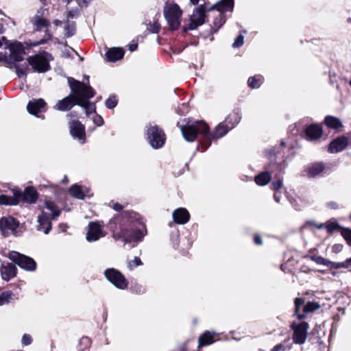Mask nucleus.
I'll use <instances>...</instances> for the list:
<instances>
[{"mask_svg":"<svg viewBox=\"0 0 351 351\" xmlns=\"http://www.w3.org/2000/svg\"><path fill=\"white\" fill-rule=\"evenodd\" d=\"M335 247H337V250H339V248H341V246L340 245H337Z\"/></svg>","mask_w":351,"mask_h":351,"instance_id":"69168bd1","label":"nucleus"},{"mask_svg":"<svg viewBox=\"0 0 351 351\" xmlns=\"http://www.w3.org/2000/svg\"><path fill=\"white\" fill-rule=\"evenodd\" d=\"M184 139L189 142L194 141L197 135L204 136L208 140H215L225 136L231 130L224 122L220 123L211 133L208 125L204 121H196L180 128Z\"/></svg>","mask_w":351,"mask_h":351,"instance_id":"f03ea898","label":"nucleus"},{"mask_svg":"<svg viewBox=\"0 0 351 351\" xmlns=\"http://www.w3.org/2000/svg\"><path fill=\"white\" fill-rule=\"evenodd\" d=\"M213 10H217V3L215 4H213L209 8H208V9L206 8V12H210V11H212Z\"/></svg>","mask_w":351,"mask_h":351,"instance_id":"5fc2aeb1","label":"nucleus"},{"mask_svg":"<svg viewBox=\"0 0 351 351\" xmlns=\"http://www.w3.org/2000/svg\"><path fill=\"white\" fill-rule=\"evenodd\" d=\"M163 14L171 29L176 30L180 27L183 11L177 3L173 2L166 3L164 6Z\"/></svg>","mask_w":351,"mask_h":351,"instance_id":"39448f33","label":"nucleus"},{"mask_svg":"<svg viewBox=\"0 0 351 351\" xmlns=\"http://www.w3.org/2000/svg\"><path fill=\"white\" fill-rule=\"evenodd\" d=\"M68 83L71 90L77 97V105L82 107L87 115L95 112V104L89 102L94 97L95 92L88 84L81 82L72 77H68Z\"/></svg>","mask_w":351,"mask_h":351,"instance_id":"7ed1b4c3","label":"nucleus"},{"mask_svg":"<svg viewBox=\"0 0 351 351\" xmlns=\"http://www.w3.org/2000/svg\"><path fill=\"white\" fill-rule=\"evenodd\" d=\"M241 119V114L239 110H234L226 117L224 123L228 125V128L232 129Z\"/></svg>","mask_w":351,"mask_h":351,"instance_id":"393cba45","label":"nucleus"},{"mask_svg":"<svg viewBox=\"0 0 351 351\" xmlns=\"http://www.w3.org/2000/svg\"><path fill=\"white\" fill-rule=\"evenodd\" d=\"M69 129L71 136L78 139L81 143L85 142V128L79 121L73 120L69 123Z\"/></svg>","mask_w":351,"mask_h":351,"instance_id":"4468645a","label":"nucleus"},{"mask_svg":"<svg viewBox=\"0 0 351 351\" xmlns=\"http://www.w3.org/2000/svg\"><path fill=\"white\" fill-rule=\"evenodd\" d=\"M284 350V346L282 344H278L275 346L270 351H281Z\"/></svg>","mask_w":351,"mask_h":351,"instance_id":"8fccbe9b","label":"nucleus"},{"mask_svg":"<svg viewBox=\"0 0 351 351\" xmlns=\"http://www.w3.org/2000/svg\"><path fill=\"white\" fill-rule=\"evenodd\" d=\"M341 235L343 237L347 243L351 245V230L348 229H343L341 231Z\"/></svg>","mask_w":351,"mask_h":351,"instance_id":"79ce46f5","label":"nucleus"},{"mask_svg":"<svg viewBox=\"0 0 351 351\" xmlns=\"http://www.w3.org/2000/svg\"><path fill=\"white\" fill-rule=\"evenodd\" d=\"M118 101L117 99V97L115 95H110L106 100V106L108 109H113L115 108L117 105Z\"/></svg>","mask_w":351,"mask_h":351,"instance_id":"58836bf2","label":"nucleus"},{"mask_svg":"<svg viewBox=\"0 0 351 351\" xmlns=\"http://www.w3.org/2000/svg\"><path fill=\"white\" fill-rule=\"evenodd\" d=\"M14 293L10 291H7L0 294V306L9 304L14 300Z\"/></svg>","mask_w":351,"mask_h":351,"instance_id":"473e14b6","label":"nucleus"},{"mask_svg":"<svg viewBox=\"0 0 351 351\" xmlns=\"http://www.w3.org/2000/svg\"><path fill=\"white\" fill-rule=\"evenodd\" d=\"M112 208L114 210L119 211L122 209V206L121 204H119V203H114Z\"/></svg>","mask_w":351,"mask_h":351,"instance_id":"603ef678","label":"nucleus"},{"mask_svg":"<svg viewBox=\"0 0 351 351\" xmlns=\"http://www.w3.org/2000/svg\"><path fill=\"white\" fill-rule=\"evenodd\" d=\"M282 186V180H278L277 181H274L271 184V189L274 191H278L281 189Z\"/></svg>","mask_w":351,"mask_h":351,"instance_id":"a18cd8bd","label":"nucleus"},{"mask_svg":"<svg viewBox=\"0 0 351 351\" xmlns=\"http://www.w3.org/2000/svg\"><path fill=\"white\" fill-rule=\"evenodd\" d=\"M147 138L150 145L154 149L163 146L165 142V134L156 125L150 124L147 129Z\"/></svg>","mask_w":351,"mask_h":351,"instance_id":"423d86ee","label":"nucleus"},{"mask_svg":"<svg viewBox=\"0 0 351 351\" xmlns=\"http://www.w3.org/2000/svg\"><path fill=\"white\" fill-rule=\"evenodd\" d=\"M8 47L10 51V56L1 58V61L10 64L12 60L19 61L22 60V56L24 53V47L21 43L14 41L9 43Z\"/></svg>","mask_w":351,"mask_h":351,"instance_id":"9d476101","label":"nucleus"},{"mask_svg":"<svg viewBox=\"0 0 351 351\" xmlns=\"http://www.w3.org/2000/svg\"><path fill=\"white\" fill-rule=\"evenodd\" d=\"M328 206L332 208H336L337 207V205L336 203L330 202V203H328Z\"/></svg>","mask_w":351,"mask_h":351,"instance_id":"4d7b16f0","label":"nucleus"},{"mask_svg":"<svg viewBox=\"0 0 351 351\" xmlns=\"http://www.w3.org/2000/svg\"><path fill=\"white\" fill-rule=\"evenodd\" d=\"M1 40H2L3 42H5V43L7 45V43H6L7 40H6V38H5L4 36H2V37H1Z\"/></svg>","mask_w":351,"mask_h":351,"instance_id":"680f3d73","label":"nucleus"},{"mask_svg":"<svg viewBox=\"0 0 351 351\" xmlns=\"http://www.w3.org/2000/svg\"><path fill=\"white\" fill-rule=\"evenodd\" d=\"M18 203L19 200L14 197L0 195V205H16Z\"/></svg>","mask_w":351,"mask_h":351,"instance_id":"f704fd0d","label":"nucleus"},{"mask_svg":"<svg viewBox=\"0 0 351 351\" xmlns=\"http://www.w3.org/2000/svg\"><path fill=\"white\" fill-rule=\"evenodd\" d=\"M191 3L193 5H196L198 3L199 0H190Z\"/></svg>","mask_w":351,"mask_h":351,"instance_id":"bf43d9fd","label":"nucleus"},{"mask_svg":"<svg viewBox=\"0 0 351 351\" xmlns=\"http://www.w3.org/2000/svg\"><path fill=\"white\" fill-rule=\"evenodd\" d=\"M348 144V138L345 137H340L332 141L328 147V151L330 153H337L343 150Z\"/></svg>","mask_w":351,"mask_h":351,"instance_id":"4be33fe9","label":"nucleus"},{"mask_svg":"<svg viewBox=\"0 0 351 351\" xmlns=\"http://www.w3.org/2000/svg\"><path fill=\"white\" fill-rule=\"evenodd\" d=\"M8 256L11 261L25 270L32 271L36 268V263L33 258L18 252L11 251Z\"/></svg>","mask_w":351,"mask_h":351,"instance_id":"0eeeda50","label":"nucleus"},{"mask_svg":"<svg viewBox=\"0 0 351 351\" xmlns=\"http://www.w3.org/2000/svg\"><path fill=\"white\" fill-rule=\"evenodd\" d=\"M53 23L55 24V25L58 26L62 24V22L59 20H55L53 21Z\"/></svg>","mask_w":351,"mask_h":351,"instance_id":"13d9d810","label":"nucleus"},{"mask_svg":"<svg viewBox=\"0 0 351 351\" xmlns=\"http://www.w3.org/2000/svg\"><path fill=\"white\" fill-rule=\"evenodd\" d=\"M335 247H337V250H339V248H341V246L340 245H337Z\"/></svg>","mask_w":351,"mask_h":351,"instance_id":"0e129e2a","label":"nucleus"},{"mask_svg":"<svg viewBox=\"0 0 351 351\" xmlns=\"http://www.w3.org/2000/svg\"><path fill=\"white\" fill-rule=\"evenodd\" d=\"M215 335L216 334L214 332H205L199 337V346L202 347L213 343L215 341L214 338Z\"/></svg>","mask_w":351,"mask_h":351,"instance_id":"bb28decb","label":"nucleus"},{"mask_svg":"<svg viewBox=\"0 0 351 351\" xmlns=\"http://www.w3.org/2000/svg\"><path fill=\"white\" fill-rule=\"evenodd\" d=\"M244 43V37L242 35H240L235 39L234 42L232 44L233 47H240Z\"/></svg>","mask_w":351,"mask_h":351,"instance_id":"37998d69","label":"nucleus"},{"mask_svg":"<svg viewBox=\"0 0 351 351\" xmlns=\"http://www.w3.org/2000/svg\"><path fill=\"white\" fill-rule=\"evenodd\" d=\"M263 81V78L261 75H255L250 77L248 79V86L252 88H258L261 86Z\"/></svg>","mask_w":351,"mask_h":351,"instance_id":"72a5a7b5","label":"nucleus"},{"mask_svg":"<svg viewBox=\"0 0 351 351\" xmlns=\"http://www.w3.org/2000/svg\"><path fill=\"white\" fill-rule=\"evenodd\" d=\"M125 54L122 47H114L108 48L105 53V59L109 62H115L121 60Z\"/></svg>","mask_w":351,"mask_h":351,"instance_id":"a211bd4d","label":"nucleus"},{"mask_svg":"<svg viewBox=\"0 0 351 351\" xmlns=\"http://www.w3.org/2000/svg\"><path fill=\"white\" fill-rule=\"evenodd\" d=\"M217 11L219 12H232L234 8V0H220L217 3Z\"/></svg>","mask_w":351,"mask_h":351,"instance_id":"cd10ccee","label":"nucleus"},{"mask_svg":"<svg viewBox=\"0 0 351 351\" xmlns=\"http://www.w3.org/2000/svg\"><path fill=\"white\" fill-rule=\"evenodd\" d=\"M349 84H350V85L351 86V79H350V80L349 81Z\"/></svg>","mask_w":351,"mask_h":351,"instance_id":"774afa93","label":"nucleus"},{"mask_svg":"<svg viewBox=\"0 0 351 351\" xmlns=\"http://www.w3.org/2000/svg\"><path fill=\"white\" fill-rule=\"evenodd\" d=\"M14 69L17 76L20 79H23L27 75L32 73H45L49 70V67H10Z\"/></svg>","mask_w":351,"mask_h":351,"instance_id":"6ab92c4d","label":"nucleus"},{"mask_svg":"<svg viewBox=\"0 0 351 351\" xmlns=\"http://www.w3.org/2000/svg\"><path fill=\"white\" fill-rule=\"evenodd\" d=\"M32 342V338L28 335H24L22 338V343L25 346L30 344Z\"/></svg>","mask_w":351,"mask_h":351,"instance_id":"49530a36","label":"nucleus"},{"mask_svg":"<svg viewBox=\"0 0 351 351\" xmlns=\"http://www.w3.org/2000/svg\"><path fill=\"white\" fill-rule=\"evenodd\" d=\"M136 215L134 212H123L110 221L109 228L115 240H121L125 243L143 241L147 230Z\"/></svg>","mask_w":351,"mask_h":351,"instance_id":"f257e3e1","label":"nucleus"},{"mask_svg":"<svg viewBox=\"0 0 351 351\" xmlns=\"http://www.w3.org/2000/svg\"><path fill=\"white\" fill-rule=\"evenodd\" d=\"M291 328L293 330V342L300 345L304 343L308 335V324L306 322H293Z\"/></svg>","mask_w":351,"mask_h":351,"instance_id":"1a4fd4ad","label":"nucleus"},{"mask_svg":"<svg viewBox=\"0 0 351 351\" xmlns=\"http://www.w3.org/2000/svg\"><path fill=\"white\" fill-rule=\"evenodd\" d=\"M104 276L107 280L119 289H125L128 282L125 276L114 268H108L104 271Z\"/></svg>","mask_w":351,"mask_h":351,"instance_id":"6e6552de","label":"nucleus"},{"mask_svg":"<svg viewBox=\"0 0 351 351\" xmlns=\"http://www.w3.org/2000/svg\"><path fill=\"white\" fill-rule=\"evenodd\" d=\"M3 45L2 41L0 40V47Z\"/></svg>","mask_w":351,"mask_h":351,"instance_id":"338daca9","label":"nucleus"},{"mask_svg":"<svg viewBox=\"0 0 351 351\" xmlns=\"http://www.w3.org/2000/svg\"><path fill=\"white\" fill-rule=\"evenodd\" d=\"M32 23L35 27L36 30L40 31L43 28H46V34H45V38L41 40L38 43H37L36 45H40L45 43L47 40H49L51 38V34L48 32V27L50 25V23L45 18L36 15L32 19Z\"/></svg>","mask_w":351,"mask_h":351,"instance_id":"ddd939ff","label":"nucleus"},{"mask_svg":"<svg viewBox=\"0 0 351 351\" xmlns=\"http://www.w3.org/2000/svg\"><path fill=\"white\" fill-rule=\"evenodd\" d=\"M277 168L279 171H282L285 168V167L282 165H278Z\"/></svg>","mask_w":351,"mask_h":351,"instance_id":"052dcab7","label":"nucleus"},{"mask_svg":"<svg viewBox=\"0 0 351 351\" xmlns=\"http://www.w3.org/2000/svg\"><path fill=\"white\" fill-rule=\"evenodd\" d=\"M137 44L136 43H132L128 45L129 50L130 51H134L137 49Z\"/></svg>","mask_w":351,"mask_h":351,"instance_id":"864d4df0","label":"nucleus"},{"mask_svg":"<svg viewBox=\"0 0 351 351\" xmlns=\"http://www.w3.org/2000/svg\"><path fill=\"white\" fill-rule=\"evenodd\" d=\"M173 221L178 224H185L190 219V214L184 208L176 209L172 214Z\"/></svg>","mask_w":351,"mask_h":351,"instance_id":"412c9836","label":"nucleus"},{"mask_svg":"<svg viewBox=\"0 0 351 351\" xmlns=\"http://www.w3.org/2000/svg\"><path fill=\"white\" fill-rule=\"evenodd\" d=\"M254 241L257 245H261L263 243L262 239L259 235H256L254 237Z\"/></svg>","mask_w":351,"mask_h":351,"instance_id":"3c124183","label":"nucleus"},{"mask_svg":"<svg viewBox=\"0 0 351 351\" xmlns=\"http://www.w3.org/2000/svg\"><path fill=\"white\" fill-rule=\"evenodd\" d=\"M69 194L77 199H83L85 197V192L83 189L77 184L73 185L69 189Z\"/></svg>","mask_w":351,"mask_h":351,"instance_id":"2f4dec72","label":"nucleus"},{"mask_svg":"<svg viewBox=\"0 0 351 351\" xmlns=\"http://www.w3.org/2000/svg\"><path fill=\"white\" fill-rule=\"evenodd\" d=\"M322 134V128L317 125H311L306 130V136L309 141L319 138Z\"/></svg>","mask_w":351,"mask_h":351,"instance_id":"b1692460","label":"nucleus"},{"mask_svg":"<svg viewBox=\"0 0 351 351\" xmlns=\"http://www.w3.org/2000/svg\"><path fill=\"white\" fill-rule=\"evenodd\" d=\"M18 226V221L12 217H3L0 219V230L4 236L14 234Z\"/></svg>","mask_w":351,"mask_h":351,"instance_id":"f8f14e48","label":"nucleus"},{"mask_svg":"<svg viewBox=\"0 0 351 351\" xmlns=\"http://www.w3.org/2000/svg\"><path fill=\"white\" fill-rule=\"evenodd\" d=\"M271 174L267 171H265L256 176L254 180L258 185L265 186L269 183V182L271 180Z\"/></svg>","mask_w":351,"mask_h":351,"instance_id":"c756f323","label":"nucleus"},{"mask_svg":"<svg viewBox=\"0 0 351 351\" xmlns=\"http://www.w3.org/2000/svg\"><path fill=\"white\" fill-rule=\"evenodd\" d=\"M53 57L47 52L43 51L29 58L31 66H49Z\"/></svg>","mask_w":351,"mask_h":351,"instance_id":"2eb2a0df","label":"nucleus"},{"mask_svg":"<svg viewBox=\"0 0 351 351\" xmlns=\"http://www.w3.org/2000/svg\"><path fill=\"white\" fill-rule=\"evenodd\" d=\"M274 199L276 200V202H280V195L278 194V193H275L274 195Z\"/></svg>","mask_w":351,"mask_h":351,"instance_id":"6e6d98bb","label":"nucleus"},{"mask_svg":"<svg viewBox=\"0 0 351 351\" xmlns=\"http://www.w3.org/2000/svg\"><path fill=\"white\" fill-rule=\"evenodd\" d=\"M311 259L319 265H326L328 267H330L334 264L332 262L324 258L321 256H311Z\"/></svg>","mask_w":351,"mask_h":351,"instance_id":"c9c22d12","label":"nucleus"},{"mask_svg":"<svg viewBox=\"0 0 351 351\" xmlns=\"http://www.w3.org/2000/svg\"><path fill=\"white\" fill-rule=\"evenodd\" d=\"M350 265H351V258L347 259L344 263L337 264L336 267L337 268L340 267H347Z\"/></svg>","mask_w":351,"mask_h":351,"instance_id":"de8ad7c7","label":"nucleus"},{"mask_svg":"<svg viewBox=\"0 0 351 351\" xmlns=\"http://www.w3.org/2000/svg\"><path fill=\"white\" fill-rule=\"evenodd\" d=\"M205 13L206 7L204 5H201L199 7L194 10L193 14L190 16V22L187 29L193 30L204 24Z\"/></svg>","mask_w":351,"mask_h":351,"instance_id":"9b49d317","label":"nucleus"},{"mask_svg":"<svg viewBox=\"0 0 351 351\" xmlns=\"http://www.w3.org/2000/svg\"><path fill=\"white\" fill-rule=\"evenodd\" d=\"M303 304H304L303 299L297 298L295 300V314L298 315V318L299 320H302L304 318H305L304 313H302V314L298 313L299 309L303 305Z\"/></svg>","mask_w":351,"mask_h":351,"instance_id":"e433bc0d","label":"nucleus"},{"mask_svg":"<svg viewBox=\"0 0 351 351\" xmlns=\"http://www.w3.org/2000/svg\"><path fill=\"white\" fill-rule=\"evenodd\" d=\"M324 227L323 224H321L320 226H317L318 228H322Z\"/></svg>","mask_w":351,"mask_h":351,"instance_id":"e2e57ef3","label":"nucleus"},{"mask_svg":"<svg viewBox=\"0 0 351 351\" xmlns=\"http://www.w3.org/2000/svg\"><path fill=\"white\" fill-rule=\"evenodd\" d=\"M325 124L330 128L338 129L341 127V121L333 116H326L324 119Z\"/></svg>","mask_w":351,"mask_h":351,"instance_id":"7c9ffc66","label":"nucleus"},{"mask_svg":"<svg viewBox=\"0 0 351 351\" xmlns=\"http://www.w3.org/2000/svg\"><path fill=\"white\" fill-rule=\"evenodd\" d=\"M46 103L43 99H32L29 101L27 109L29 113L37 115L38 113L45 111Z\"/></svg>","mask_w":351,"mask_h":351,"instance_id":"aec40b11","label":"nucleus"},{"mask_svg":"<svg viewBox=\"0 0 351 351\" xmlns=\"http://www.w3.org/2000/svg\"><path fill=\"white\" fill-rule=\"evenodd\" d=\"M142 265L143 263L140 258L136 256L133 260L129 261L128 262L127 266L130 270H133L135 267Z\"/></svg>","mask_w":351,"mask_h":351,"instance_id":"ea45409f","label":"nucleus"},{"mask_svg":"<svg viewBox=\"0 0 351 351\" xmlns=\"http://www.w3.org/2000/svg\"><path fill=\"white\" fill-rule=\"evenodd\" d=\"M45 208L51 213L49 214L43 210L38 216L37 221L38 224L37 226V230L47 234L51 229V220L56 219L60 215L61 210L53 202L45 201Z\"/></svg>","mask_w":351,"mask_h":351,"instance_id":"20e7f679","label":"nucleus"},{"mask_svg":"<svg viewBox=\"0 0 351 351\" xmlns=\"http://www.w3.org/2000/svg\"><path fill=\"white\" fill-rule=\"evenodd\" d=\"M320 307V305L315 302H308L304 306V313H308L313 312L317 310Z\"/></svg>","mask_w":351,"mask_h":351,"instance_id":"4c0bfd02","label":"nucleus"},{"mask_svg":"<svg viewBox=\"0 0 351 351\" xmlns=\"http://www.w3.org/2000/svg\"><path fill=\"white\" fill-rule=\"evenodd\" d=\"M73 94L64 97V99L59 100L54 106V109L60 111H66L70 109L75 104L77 105V97Z\"/></svg>","mask_w":351,"mask_h":351,"instance_id":"f3484780","label":"nucleus"},{"mask_svg":"<svg viewBox=\"0 0 351 351\" xmlns=\"http://www.w3.org/2000/svg\"><path fill=\"white\" fill-rule=\"evenodd\" d=\"M38 197L36 191L33 187H27L25 190L23 199L25 202L32 204L34 203Z\"/></svg>","mask_w":351,"mask_h":351,"instance_id":"c85d7f7f","label":"nucleus"},{"mask_svg":"<svg viewBox=\"0 0 351 351\" xmlns=\"http://www.w3.org/2000/svg\"><path fill=\"white\" fill-rule=\"evenodd\" d=\"M324 170V166L322 163H314L308 165L305 172L308 177L313 178L319 175Z\"/></svg>","mask_w":351,"mask_h":351,"instance_id":"a878e982","label":"nucleus"},{"mask_svg":"<svg viewBox=\"0 0 351 351\" xmlns=\"http://www.w3.org/2000/svg\"><path fill=\"white\" fill-rule=\"evenodd\" d=\"M0 271L2 278L8 281L16 276V269L12 263H7L1 265Z\"/></svg>","mask_w":351,"mask_h":351,"instance_id":"5701e85b","label":"nucleus"},{"mask_svg":"<svg viewBox=\"0 0 351 351\" xmlns=\"http://www.w3.org/2000/svg\"><path fill=\"white\" fill-rule=\"evenodd\" d=\"M75 31L74 23L68 22L65 26V35L68 37L73 36Z\"/></svg>","mask_w":351,"mask_h":351,"instance_id":"a19ab883","label":"nucleus"},{"mask_svg":"<svg viewBox=\"0 0 351 351\" xmlns=\"http://www.w3.org/2000/svg\"><path fill=\"white\" fill-rule=\"evenodd\" d=\"M105 237V234L101 230V226L97 222H90L88 224V230L86 234V240L89 242L96 241L101 237Z\"/></svg>","mask_w":351,"mask_h":351,"instance_id":"dca6fc26","label":"nucleus"},{"mask_svg":"<svg viewBox=\"0 0 351 351\" xmlns=\"http://www.w3.org/2000/svg\"><path fill=\"white\" fill-rule=\"evenodd\" d=\"M328 231L331 232L336 230L338 228V224L336 223H332L326 226Z\"/></svg>","mask_w":351,"mask_h":351,"instance_id":"09e8293b","label":"nucleus"},{"mask_svg":"<svg viewBox=\"0 0 351 351\" xmlns=\"http://www.w3.org/2000/svg\"><path fill=\"white\" fill-rule=\"evenodd\" d=\"M93 121L95 125L97 126H101L104 124V119L103 118L98 114H95L93 117Z\"/></svg>","mask_w":351,"mask_h":351,"instance_id":"c03bdc74","label":"nucleus"}]
</instances>
